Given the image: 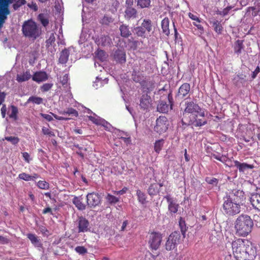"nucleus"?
I'll return each mask as SVG.
<instances>
[{"mask_svg": "<svg viewBox=\"0 0 260 260\" xmlns=\"http://www.w3.org/2000/svg\"><path fill=\"white\" fill-rule=\"evenodd\" d=\"M185 108L183 113L181 119L182 126L192 125L200 127L205 125L207 121L205 118L206 110L200 107L195 102L186 101L185 103Z\"/></svg>", "mask_w": 260, "mask_h": 260, "instance_id": "f257e3e1", "label": "nucleus"}, {"mask_svg": "<svg viewBox=\"0 0 260 260\" xmlns=\"http://www.w3.org/2000/svg\"><path fill=\"white\" fill-rule=\"evenodd\" d=\"M232 249L236 260H254L257 255V249L251 241L238 239L232 242Z\"/></svg>", "mask_w": 260, "mask_h": 260, "instance_id": "f03ea898", "label": "nucleus"}, {"mask_svg": "<svg viewBox=\"0 0 260 260\" xmlns=\"http://www.w3.org/2000/svg\"><path fill=\"white\" fill-rule=\"evenodd\" d=\"M253 226V222L251 217L247 214H241L238 216L235 222L236 234L239 236H247Z\"/></svg>", "mask_w": 260, "mask_h": 260, "instance_id": "7ed1b4c3", "label": "nucleus"}, {"mask_svg": "<svg viewBox=\"0 0 260 260\" xmlns=\"http://www.w3.org/2000/svg\"><path fill=\"white\" fill-rule=\"evenodd\" d=\"M22 31L24 36L33 40L37 39L42 34L41 27L32 19L23 22Z\"/></svg>", "mask_w": 260, "mask_h": 260, "instance_id": "20e7f679", "label": "nucleus"}, {"mask_svg": "<svg viewBox=\"0 0 260 260\" xmlns=\"http://www.w3.org/2000/svg\"><path fill=\"white\" fill-rule=\"evenodd\" d=\"M222 208L224 213L228 216H234L241 211V204L233 202L224 197L223 198Z\"/></svg>", "mask_w": 260, "mask_h": 260, "instance_id": "39448f33", "label": "nucleus"}, {"mask_svg": "<svg viewBox=\"0 0 260 260\" xmlns=\"http://www.w3.org/2000/svg\"><path fill=\"white\" fill-rule=\"evenodd\" d=\"M15 0H0V29L3 27L8 18V15L10 14L9 5Z\"/></svg>", "mask_w": 260, "mask_h": 260, "instance_id": "423d86ee", "label": "nucleus"}, {"mask_svg": "<svg viewBox=\"0 0 260 260\" xmlns=\"http://www.w3.org/2000/svg\"><path fill=\"white\" fill-rule=\"evenodd\" d=\"M181 238L179 231H175L171 233L168 238L165 244V248L167 251L173 250L177 248Z\"/></svg>", "mask_w": 260, "mask_h": 260, "instance_id": "0eeeda50", "label": "nucleus"}, {"mask_svg": "<svg viewBox=\"0 0 260 260\" xmlns=\"http://www.w3.org/2000/svg\"><path fill=\"white\" fill-rule=\"evenodd\" d=\"M169 125V122L167 118L164 116H160L156 120L153 130L157 134L161 135L167 131Z\"/></svg>", "mask_w": 260, "mask_h": 260, "instance_id": "6e6552de", "label": "nucleus"}, {"mask_svg": "<svg viewBox=\"0 0 260 260\" xmlns=\"http://www.w3.org/2000/svg\"><path fill=\"white\" fill-rule=\"evenodd\" d=\"M224 198L243 205L245 200L244 192L240 189H233L226 193Z\"/></svg>", "mask_w": 260, "mask_h": 260, "instance_id": "1a4fd4ad", "label": "nucleus"}, {"mask_svg": "<svg viewBox=\"0 0 260 260\" xmlns=\"http://www.w3.org/2000/svg\"><path fill=\"white\" fill-rule=\"evenodd\" d=\"M190 95V85L188 83H184L179 87L175 98L176 101H179L188 99Z\"/></svg>", "mask_w": 260, "mask_h": 260, "instance_id": "9d476101", "label": "nucleus"}, {"mask_svg": "<svg viewBox=\"0 0 260 260\" xmlns=\"http://www.w3.org/2000/svg\"><path fill=\"white\" fill-rule=\"evenodd\" d=\"M162 238V235L159 232L151 233L148 241L150 247L153 250L158 249L160 245Z\"/></svg>", "mask_w": 260, "mask_h": 260, "instance_id": "9b49d317", "label": "nucleus"}, {"mask_svg": "<svg viewBox=\"0 0 260 260\" xmlns=\"http://www.w3.org/2000/svg\"><path fill=\"white\" fill-rule=\"evenodd\" d=\"M76 224L78 228V233H85L90 231L89 221L82 216H78Z\"/></svg>", "mask_w": 260, "mask_h": 260, "instance_id": "f8f14e48", "label": "nucleus"}, {"mask_svg": "<svg viewBox=\"0 0 260 260\" xmlns=\"http://www.w3.org/2000/svg\"><path fill=\"white\" fill-rule=\"evenodd\" d=\"M101 196L98 193H89L86 196L87 205L89 208H94L101 204Z\"/></svg>", "mask_w": 260, "mask_h": 260, "instance_id": "ddd939ff", "label": "nucleus"}, {"mask_svg": "<svg viewBox=\"0 0 260 260\" xmlns=\"http://www.w3.org/2000/svg\"><path fill=\"white\" fill-rule=\"evenodd\" d=\"M140 108L141 110L145 111H149V108L152 106L151 98L148 94H142L139 99Z\"/></svg>", "mask_w": 260, "mask_h": 260, "instance_id": "4468645a", "label": "nucleus"}, {"mask_svg": "<svg viewBox=\"0 0 260 260\" xmlns=\"http://www.w3.org/2000/svg\"><path fill=\"white\" fill-rule=\"evenodd\" d=\"M164 199H166L168 204V211L172 215L176 213L179 208V205L174 201V200L171 198L170 194L165 196Z\"/></svg>", "mask_w": 260, "mask_h": 260, "instance_id": "2eb2a0df", "label": "nucleus"}, {"mask_svg": "<svg viewBox=\"0 0 260 260\" xmlns=\"http://www.w3.org/2000/svg\"><path fill=\"white\" fill-rule=\"evenodd\" d=\"M138 16L137 10L134 7L125 8L124 17L127 20L136 19Z\"/></svg>", "mask_w": 260, "mask_h": 260, "instance_id": "dca6fc26", "label": "nucleus"}, {"mask_svg": "<svg viewBox=\"0 0 260 260\" xmlns=\"http://www.w3.org/2000/svg\"><path fill=\"white\" fill-rule=\"evenodd\" d=\"M234 166L240 173H244L248 170L253 169L254 166L252 164H248L246 162H241L237 160H234Z\"/></svg>", "mask_w": 260, "mask_h": 260, "instance_id": "f3484780", "label": "nucleus"}, {"mask_svg": "<svg viewBox=\"0 0 260 260\" xmlns=\"http://www.w3.org/2000/svg\"><path fill=\"white\" fill-rule=\"evenodd\" d=\"M114 60L119 63L123 64L126 61V54L124 50L118 49L113 53Z\"/></svg>", "mask_w": 260, "mask_h": 260, "instance_id": "a211bd4d", "label": "nucleus"}, {"mask_svg": "<svg viewBox=\"0 0 260 260\" xmlns=\"http://www.w3.org/2000/svg\"><path fill=\"white\" fill-rule=\"evenodd\" d=\"M95 42L98 46L102 47L109 46L112 44V41L108 35H101L96 39Z\"/></svg>", "mask_w": 260, "mask_h": 260, "instance_id": "6ab92c4d", "label": "nucleus"}, {"mask_svg": "<svg viewBox=\"0 0 260 260\" xmlns=\"http://www.w3.org/2000/svg\"><path fill=\"white\" fill-rule=\"evenodd\" d=\"M233 81L235 86L240 87L246 82V76L243 74L235 75L233 78Z\"/></svg>", "mask_w": 260, "mask_h": 260, "instance_id": "aec40b11", "label": "nucleus"}, {"mask_svg": "<svg viewBox=\"0 0 260 260\" xmlns=\"http://www.w3.org/2000/svg\"><path fill=\"white\" fill-rule=\"evenodd\" d=\"M210 24L212 25L213 30L218 34L221 35L223 30V27L221 21L215 18H211L209 20Z\"/></svg>", "mask_w": 260, "mask_h": 260, "instance_id": "412c9836", "label": "nucleus"}, {"mask_svg": "<svg viewBox=\"0 0 260 260\" xmlns=\"http://www.w3.org/2000/svg\"><path fill=\"white\" fill-rule=\"evenodd\" d=\"M27 238L30 241L31 243L36 247L42 248V243L41 240L36 235L32 233H28L26 235Z\"/></svg>", "mask_w": 260, "mask_h": 260, "instance_id": "4be33fe9", "label": "nucleus"}, {"mask_svg": "<svg viewBox=\"0 0 260 260\" xmlns=\"http://www.w3.org/2000/svg\"><path fill=\"white\" fill-rule=\"evenodd\" d=\"M48 78V76L45 71L36 72L32 77V79L38 83L46 81Z\"/></svg>", "mask_w": 260, "mask_h": 260, "instance_id": "5701e85b", "label": "nucleus"}, {"mask_svg": "<svg viewBox=\"0 0 260 260\" xmlns=\"http://www.w3.org/2000/svg\"><path fill=\"white\" fill-rule=\"evenodd\" d=\"M119 30L120 32V36L124 38H128L132 35L130 27L128 25L122 23L119 26Z\"/></svg>", "mask_w": 260, "mask_h": 260, "instance_id": "b1692460", "label": "nucleus"}, {"mask_svg": "<svg viewBox=\"0 0 260 260\" xmlns=\"http://www.w3.org/2000/svg\"><path fill=\"white\" fill-rule=\"evenodd\" d=\"M250 201L253 208L260 211V194L254 193L251 194Z\"/></svg>", "mask_w": 260, "mask_h": 260, "instance_id": "393cba45", "label": "nucleus"}, {"mask_svg": "<svg viewBox=\"0 0 260 260\" xmlns=\"http://www.w3.org/2000/svg\"><path fill=\"white\" fill-rule=\"evenodd\" d=\"M73 203L80 211H83L86 209V205L83 203L81 197H75L73 199Z\"/></svg>", "mask_w": 260, "mask_h": 260, "instance_id": "a878e982", "label": "nucleus"}, {"mask_svg": "<svg viewBox=\"0 0 260 260\" xmlns=\"http://www.w3.org/2000/svg\"><path fill=\"white\" fill-rule=\"evenodd\" d=\"M170 109V106L163 101H159L157 106V110L160 113H166L169 112Z\"/></svg>", "mask_w": 260, "mask_h": 260, "instance_id": "bb28decb", "label": "nucleus"}, {"mask_svg": "<svg viewBox=\"0 0 260 260\" xmlns=\"http://www.w3.org/2000/svg\"><path fill=\"white\" fill-rule=\"evenodd\" d=\"M244 48V45L243 44V41L241 40H237L234 46V53L238 55L242 53V51Z\"/></svg>", "mask_w": 260, "mask_h": 260, "instance_id": "cd10ccee", "label": "nucleus"}, {"mask_svg": "<svg viewBox=\"0 0 260 260\" xmlns=\"http://www.w3.org/2000/svg\"><path fill=\"white\" fill-rule=\"evenodd\" d=\"M169 23L170 21L168 17H165L161 22L162 32L167 36L170 35Z\"/></svg>", "mask_w": 260, "mask_h": 260, "instance_id": "c85d7f7f", "label": "nucleus"}, {"mask_svg": "<svg viewBox=\"0 0 260 260\" xmlns=\"http://www.w3.org/2000/svg\"><path fill=\"white\" fill-rule=\"evenodd\" d=\"M69 55L70 52L68 49L64 48L63 49L60 53V57L59 58V63L62 64L67 63L69 59Z\"/></svg>", "mask_w": 260, "mask_h": 260, "instance_id": "c756f323", "label": "nucleus"}, {"mask_svg": "<svg viewBox=\"0 0 260 260\" xmlns=\"http://www.w3.org/2000/svg\"><path fill=\"white\" fill-rule=\"evenodd\" d=\"M159 192V189L158 188L157 184L155 183L151 184L147 189V192L151 198L157 195Z\"/></svg>", "mask_w": 260, "mask_h": 260, "instance_id": "7c9ffc66", "label": "nucleus"}, {"mask_svg": "<svg viewBox=\"0 0 260 260\" xmlns=\"http://www.w3.org/2000/svg\"><path fill=\"white\" fill-rule=\"evenodd\" d=\"M136 3L138 8H149L151 7V0H136Z\"/></svg>", "mask_w": 260, "mask_h": 260, "instance_id": "2f4dec72", "label": "nucleus"}, {"mask_svg": "<svg viewBox=\"0 0 260 260\" xmlns=\"http://www.w3.org/2000/svg\"><path fill=\"white\" fill-rule=\"evenodd\" d=\"M132 79L136 83H141L144 80V76L139 71L133 70L132 74Z\"/></svg>", "mask_w": 260, "mask_h": 260, "instance_id": "473e14b6", "label": "nucleus"}, {"mask_svg": "<svg viewBox=\"0 0 260 260\" xmlns=\"http://www.w3.org/2000/svg\"><path fill=\"white\" fill-rule=\"evenodd\" d=\"M179 226L183 237H185V233L188 229V226L186 225V223L185 219L182 217H180L179 220Z\"/></svg>", "mask_w": 260, "mask_h": 260, "instance_id": "72a5a7b5", "label": "nucleus"}, {"mask_svg": "<svg viewBox=\"0 0 260 260\" xmlns=\"http://www.w3.org/2000/svg\"><path fill=\"white\" fill-rule=\"evenodd\" d=\"M141 25L144 28L145 30L149 33L152 30V21L149 19H144L143 20Z\"/></svg>", "mask_w": 260, "mask_h": 260, "instance_id": "f704fd0d", "label": "nucleus"}, {"mask_svg": "<svg viewBox=\"0 0 260 260\" xmlns=\"http://www.w3.org/2000/svg\"><path fill=\"white\" fill-rule=\"evenodd\" d=\"M31 78V75L29 71H26L22 74L17 75V79L18 82H22L28 80Z\"/></svg>", "mask_w": 260, "mask_h": 260, "instance_id": "c9c22d12", "label": "nucleus"}, {"mask_svg": "<svg viewBox=\"0 0 260 260\" xmlns=\"http://www.w3.org/2000/svg\"><path fill=\"white\" fill-rule=\"evenodd\" d=\"M89 119L93 123L96 125H102L105 127H107L106 125L109 124L105 120L100 119L99 117L96 118L95 117L89 116H88Z\"/></svg>", "mask_w": 260, "mask_h": 260, "instance_id": "e433bc0d", "label": "nucleus"}, {"mask_svg": "<svg viewBox=\"0 0 260 260\" xmlns=\"http://www.w3.org/2000/svg\"><path fill=\"white\" fill-rule=\"evenodd\" d=\"M135 34L138 37L146 38V31L141 25L134 28Z\"/></svg>", "mask_w": 260, "mask_h": 260, "instance_id": "4c0bfd02", "label": "nucleus"}, {"mask_svg": "<svg viewBox=\"0 0 260 260\" xmlns=\"http://www.w3.org/2000/svg\"><path fill=\"white\" fill-rule=\"evenodd\" d=\"M136 195L138 198L139 202L144 205L146 203V194L140 189H137L136 191Z\"/></svg>", "mask_w": 260, "mask_h": 260, "instance_id": "58836bf2", "label": "nucleus"}, {"mask_svg": "<svg viewBox=\"0 0 260 260\" xmlns=\"http://www.w3.org/2000/svg\"><path fill=\"white\" fill-rule=\"evenodd\" d=\"M43 102V99L42 98L36 96H31L27 100L26 104L32 103L35 104L40 105L42 104Z\"/></svg>", "mask_w": 260, "mask_h": 260, "instance_id": "ea45409f", "label": "nucleus"}, {"mask_svg": "<svg viewBox=\"0 0 260 260\" xmlns=\"http://www.w3.org/2000/svg\"><path fill=\"white\" fill-rule=\"evenodd\" d=\"M114 19L112 16L105 15L100 20V23L103 25L108 26L110 23H113Z\"/></svg>", "mask_w": 260, "mask_h": 260, "instance_id": "a19ab883", "label": "nucleus"}, {"mask_svg": "<svg viewBox=\"0 0 260 260\" xmlns=\"http://www.w3.org/2000/svg\"><path fill=\"white\" fill-rule=\"evenodd\" d=\"M165 140L164 139H160L157 140L154 143V151L157 153H159L164 146Z\"/></svg>", "mask_w": 260, "mask_h": 260, "instance_id": "79ce46f5", "label": "nucleus"}, {"mask_svg": "<svg viewBox=\"0 0 260 260\" xmlns=\"http://www.w3.org/2000/svg\"><path fill=\"white\" fill-rule=\"evenodd\" d=\"M106 199L108 205H112L119 202V199L118 198L110 193L107 195Z\"/></svg>", "mask_w": 260, "mask_h": 260, "instance_id": "37998d69", "label": "nucleus"}, {"mask_svg": "<svg viewBox=\"0 0 260 260\" xmlns=\"http://www.w3.org/2000/svg\"><path fill=\"white\" fill-rule=\"evenodd\" d=\"M38 19L39 20L42 25L44 27L47 26L49 24V19L48 17L44 14H40L38 16Z\"/></svg>", "mask_w": 260, "mask_h": 260, "instance_id": "c03bdc74", "label": "nucleus"}, {"mask_svg": "<svg viewBox=\"0 0 260 260\" xmlns=\"http://www.w3.org/2000/svg\"><path fill=\"white\" fill-rule=\"evenodd\" d=\"M95 54L96 57L99 60H100L101 61H102L105 60L107 58L106 53L105 51H104L103 50L98 49L95 52Z\"/></svg>", "mask_w": 260, "mask_h": 260, "instance_id": "a18cd8bd", "label": "nucleus"}, {"mask_svg": "<svg viewBox=\"0 0 260 260\" xmlns=\"http://www.w3.org/2000/svg\"><path fill=\"white\" fill-rule=\"evenodd\" d=\"M11 113L9 115V117L13 119L14 120H16L18 119V110L16 106L14 105H11Z\"/></svg>", "mask_w": 260, "mask_h": 260, "instance_id": "49530a36", "label": "nucleus"}, {"mask_svg": "<svg viewBox=\"0 0 260 260\" xmlns=\"http://www.w3.org/2000/svg\"><path fill=\"white\" fill-rule=\"evenodd\" d=\"M205 181L209 184L212 185L213 187H217L218 180L215 178L207 177L205 178Z\"/></svg>", "mask_w": 260, "mask_h": 260, "instance_id": "de8ad7c7", "label": "nucleus"}, {"mask_svg": "<svg viewBox=\"0 0 260 260\" xmlns=\"http://www.w3.org/2000/svg\"><path fill=\"white\" fill-rule=\"evenodd\" d=\"M26 3L25 0H15L12 4V7L13 9L16 11L22 5H25Z\"/></svg>", "mask_w": 260, "mask_h": 260, "instance_id": "09e8293b", "label": "nucleus"}, {"mask_svg": "<svg viewBox=\"0 0 260 260\" xmlns=\"http://www.w3.org/2000/svg\"><path fill=\"white\" fill-rule=\"evenodd\" d=\"M233 8H234V7L232 6H228L225 8L223 9L222 10H218L216 11V13L218 15H221L222 16H225L229 14L230 11Z\"/></svg>", "mask_w": 260, "mask_h": 260, "instance_id": "8fccbe9b", "label": "nucleus"}, {"mask_svg": "<svg viewBox=\"0 0 260 260\" xmlns=\"http://www.w3.org/2000/svg\"><path fill=\"white\" fill-rule=\"evenodd\" d=\"M5 140H6L9 142H10L13 145L17 144L19 143V140H20V139L18 137H12V136L5 137Z\"/></svg>", "mask_w": 260, "mask_h": 260, "instance_id": "3c124183", "label": "nucleus"}, {"mask_svg": "<svg viewBox=\"0 0 260 260\" xmlns=\"http://www.w3.org/2000/svg\"><path fill=\"white\" fill-rule=\"evenodd\" d=\"M62 114H63L72 115L75 117L78 116V111L76 110H75L72 108H68L66 111H64L62 112Z\"/></svg>", "mask_w": 260, "mask_h": 260, "instance_id": "603ef678", "label": "nucleus"}, {"mask_svg": "<svg viewBox=\"0 0 260 260\" xmlns=\"http://www.w3.org/2000/svg\"><path fill=\"white\" fill-rule=\"evenodd\" d=\"M37 186L42 189H48L49 188V184L45 181H39L37 183Z\"/></svg>", "mask_w": 260, "mask_h": 260, "instance_id": "864d4df0", "label": "nucleus"}, {"mask_svg": "<svg viewBox=\"0 0 260 260\" xmlns=\"http://www.w3.org/2000/svg\"><path fill=\"white\" fill-rule=\"evenodd\" d=\"M55 41V37L53 33H52L49 38L46 40V46L47 47H49L50 46H52L53 44L54 43Z\"/></svg>", "mask_w": 260, "mask_h": 260, "instance_id": "5fc2aeb1", "label": "nucleus"}, {"mask_svg": "<svg viewBox=\"0 0 260 260\" xmlns=\"http://www.w3.org/2000/svg\"><path fill=\"white\" fill-rule=\"evenodd\" d=\"M173 27H174V36H175V43H179L180 42H182V38L177 31V29L175 26L174 22H173Z\"/></svg>", "mask_w": 260, "mask_h": 260, "instance_id": "6e6d98bb", "label": "nucleus"}, {"mask_svg": "<svg viewBox=\"0 0 260 260\" xmlns=\"http://www.w3.org/2000/svg\"><path fill=\"white\" fill-rule=\"evenodd\" d=\"M75 250L79 254L83 255L87 252V249L84 246H78L75 248Z\"/></svg>", "mask_w": 260, "mask_h": 260, "instance_id": "4d7b16f0", "label": "nucleus"}, {"mask_svg": "<svg viewBox=\"0 0 260 260\" xmlns=\"http://www.w3.org/2000/svg\"><path fill=\"white\" fill-rule=\"evenodd\" d=\"M53 84L52 83H45L41 86V90L43 92L49 91L52 87Z\"/></svg>", "mask_w": 260, "mask_h": 260, "instance_id": "13d9d810", "label": "nucleus"}, {"mask_svg": "<svg viewBox=\"0 0 260 260\" xmlns=\"http://www.w3.org/2000/svg\"><path fill=\"white\" fill-rule=\"evenodd\" d=\"M18 178L20 179L26 181H28L31 180V175L26 174L25 173H22L18 175Z\"/></svg>", "mask_w": 260, "mask_h": 260, "instance_id": "bf43d9fd", "label": "nucleus"}, {"mask_svg": "<svg viewBox=\"0 0 260 260\" xmlns=\"http://www.w3.org/2000/svg\"><path fill=\"white\" fill-rule=\"evenodd\" d=\"M42 132L43 134L45 135H48L50 137H54L55 134L54 133L50 131L49 128L46 127H43L42 128Z\"/></svg>", "mask_w": 260, "mask_h": 260, "instance_id": "052dcab7", "label": "nucleus"}, {"mask_svg": "<svg viewBox=\"0 0 260 260\" xmlns=\"http://www.w3.org/2000/svg\"><path fill=\"white\" fill-rule=\"evenodd\" d=\"M168 100L170 105V109H172L174 101L173 98L172 91L171 90H169V93L168 94Z\"/></svg>", "mask_w": 260, "mask_h": 260, "instance_id": "680f3d73", "label": "nucleus"}, {"mask_svg": "<svg viewBox=\"0 0 260 260\" xmlns=\"http://www.w3.org/2000/svg\"><path fill=\"white\" fill-rule=\"evenodd\" d=\"M69 80V75L68 74H66L62 77H60V82L62 84V85H66L67 84Z\"/></svg>", "mask_w": 260, "mask_h": 260, "instance_id": "e2e57ef3", "label": "nucleus"}, {"mask_svg": "<svg viewBox=\"0 0 260 260\" xmlns=\"http://www.w3.org/2000/svg\"><path fill=\"white\" fill-rule=\"evenodd\" d=\"M40 115L48 121H51L53 120L52 115L41 113Z\"/></svg>", "mask_w": 260, "mask_h": 260, "instance_id": "0e129e2a", "label": "nucleus"}, {"mask_svg": "<svg viewBox=\"0 0 260 260\" xmlns=\"http://www.w3.org/2000/svg\"><path fill=\"white\" fill-rule=\"evenodd\" d=\"M260 72V68L259 66H257L256 69L251 74V79H254L256 78L257 74Z\"/></svg>", "mask_w": 260, "mask_h": 260, "instance_id": "69168bd1", "label": "nucleus"}, {"mask_svg": "<svg viewBox=\"0 0 260 260\" xmlns=\"http://www.w3.org/2000/svg\"><path fill=\"white\" fill-rule=\"evenodd\" d=\"M168 90H171L170 89V86L167 84H166L162 88L159 89L158 90V94H161L163 93L164 91H167Z\"/></svg>", "mask_w": 260, "mask_h": 260, "instance_id": "338daca9", "label": "nucleus"}, {"mask_svg": "<svg viewBox=\"0 0 260 260\" xmlns=\"http://www.w3.org/2000/svg\"><path fill=\"white\" fill-rule=\"evenodd\" d=\"M22 156L24 159V160L29 163L30 161V160L31 159L30 158V155L29 154L27 153V152H23L22 153Z\"/></svg>", "mask_w": 260, "mask_h": 260, "instance_id": "774afa93", "label": "nucleus"}]
</instances>
